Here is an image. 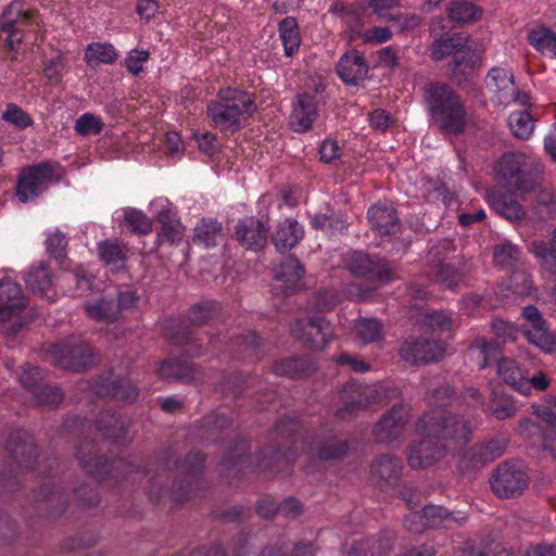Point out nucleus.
<instances>
[{
  "label": "nucleus",
  "instance_id": "1",
  "mask_svg": "<svg viewBox=\"0 0 556 556\" xmlns=\"http://www.w3.org/2000/svg\"><path fill=\"white\" fill-rule=\"evenodd\" d=\"M422 103L430 124L444 136H459L467 125L465 101L455 88L445 81L431 80L422 87Z\"/></svg>",
  "mask_w": 556,
  "mask_h": 556
},
{
  "label": "nucleus",
  "instance_id": "2",
  "mask_svg": "<svg viewBox=\"0 0 556 556\" xmlns=\"http://www.w3.org/2000/svg\"><path fill=\"white\" fill-rule=\"evenodd\" d=\"M205 466V455L199 452L189 453L181 466L178 467L176 458L168 456L159 463L154 476L149 480L148 496L151 502L159 504L167 492L163 486V479L173 467L180 470V480L176 481L170 492L174 503L182 504L190 501L200 490V473Z\"/></svg>",
  "mask_w": 556,
  "mask_h": 556
},
{
  "label": "nucleus",
  "instance_id": "3",
  "mask_svg": "<svg viewBox=\"0 0 556 556\" xmlns=\"http://www.w3.org/2000/svg\"><path fill=\"white\" fill-rule=\"evenodd\" d=\"M75 456L81 469L101 482H123L130 475H149L153 470L152 464L142 459L126 460L124 458H116L109 462L103 454H100L94 440H81L76 447Z\"/></svg>",
  "mask_w": 556,
  "mask_h": 556
},
{
  "label": "nucleus",
  "instance_id": "4",
  "mask_svg": "<svg viewBox=\"0 0 556 556\" xmlns=\"http://www.w3.org/2000/svg\"><path fill=\"white\" fill-rule=\"evenodd\" d=\"M421 435L434 437L450 453H456L469 442L471 426L464 416L448 410H429L417 421Z\"/></svg>",
  "mask_w": 556,
  "mask_h": 556
},
{
  "label": "nucleus",
  "instance_id": "5",
  "mask_svg": "<svg viewBox=\"0 0 556 556\" xmlns=\"http://www.w3.org/2000/svg\"><path fill=\"white\" fill-rule=\"evenodd\" d=\"M500 182L526 201L542 184L541 172L520 153L503 154L496 166Z\"/></svg>",
  "mask_w": 556,
  "mask_h": 556
},
{
  "label": "nucleus",
  "instance_id": "6",
  "mask_svg": "<svg viewBox=\"0 0 556 556\" xmlns=\"http://www.w3.org/2000/svg\"><path fill=\"white\" fill-rule=\"evenodd\" d=\"M256 110V105L244 91L238 89H220L211 105V119L222 130L235 132Z\"/></svg>",
  "mask_w": 556,
  "mask_h": 556
},
{
  "label": "nucleus",
  "instance_id": "7",
  "mask_svg": "<svg viewBox=\"0 0 556 556\" xmlns=\"http://www.w3.org/2000/svg\"><path fill=\"white\" fill-rule=\"evenodd\" d=\"M56 169H61L60 165L49 161L23 168L16 181L18 200L23 203L34 200L48 188L51 181L59 182L62 175L56 174Z\"/></svg>",
  "mask_w": 556,
  "mask_h": 556
},
{
  "label": "nucleus",
  "instance_id": "8",
  "mask_svg": "<svg viewBox=\"0 0 556 556\" xmlns=\"http://www.w3.org/2000/svg\"><path fill=\"white\" fill-rule=\"evenodd\" d=\"M298 430L299 424L294 418L285 416L277 421L275 432L280 442L262 451L265 466L279 471L292 460L295 454L292 446L295 443Z\"/></svg>",
  "mask_w": 556,
  "mask_h": 556
},
{
  "label": "nucleus",
  "instance_id": "9",
  "mask_svg": "<svg viewBox=\"0 0 556 556\" xmlns=\"http://www.w3.org/2000/svg\"><path fill=\"white\" fill-rule=\"evenodd\" d=\"M51 363L59 368L81 372L96 363L94 349L87 342L70 339L54 344L51 350Z\"/></svg>",
  "mask_w": 556,
  "mask_h": 556
},
{
  "label": "nucleus",
  "instance_id": "10",
  "mask_svg": "<svg viewBox=\"0 0 556 556\" xmlns=\"http://www.w3.org/2000/svg\"><path fill=\"white\" fill-rule=\"evenodd\" d=\"M492 491L501 498H513L521 495L529 485V477L519 462L500 464L490 478Z\"/></svg>",
  "mask_w": 556,
  "mask_h": 556
},
{
  "label": "nucleus",
  "instance_id": "11",
  "mask_svg": "<svg viewBox=\"0 0 556 556\" xmlns=\"http://www.w3.org/2000/svg\"><path fill=\"white\" fill-rule=\"evenodd\" d=\"M454 250L455 248L450 240H443L432 247L429 252L434 281L446 289L456 288L470 273V267L467 262L463 263L459 268H455L453 265L444 263L441 260V257H445Z\"/></svg>",
  "mask_w": 556,
  "mask_h": 556
},
{
  "label": "nucleus",
  "instance_id": "12",
  "mask_svg": "<svg viewBox=\"0 0 556 556\" xmlns=\"http://www.w3.org/2000/svg\"><path fill=\"white\" fill-rule=\"evenodd\" d=\"M93 392L104 399L132 404L139 396L138 386L128 377H121L112 369L101 374L92 383Z\"/></svg>",
  "mask_w": 556,
  "mask_h": 556
},
{
  "label": "nucleus",
  "instance_id": "13",
  "mask_svg": "<svg viewBox=\"0 0 556 556\" xmlns=\"http://www.w3.org/2000/svg\"><path fill=\"white\" fill-rule=\"evenodd\" d=\"M346 268L353 276L363 277L368 281L389 282L394 279L395 267L390 262L362 251L350 254Z\"/></svg>",
  "mask_w": 556,
  "mask_h": 556
},
{
  "label": "nucleus",
  "instance_id": "14",
  "mask_svg": "<svg viewBox=\"0 0 556 556\" xmlns=\"http://www.w3.org/2000/svg\"><path fill=\"white\" fill-rule=\"evenodd\" d=\"M409 420V407L403 403L394 404L377 421L372 434L376 442L387 445L399 443Z\"/></svg>",
  "mask_w": 556,
  "mask_h": 556
},
{
  "label": "nucleus",
  "instance_id": "15",
  "mask_svg": "<svg viewBox=\"0 0 556 556\" xmlns=\"http://www.w3.org/2000/svg\"><path fill=\"white\" fill-rule=\"evenodd\" d=\"M290 332L294 339L313 350H323L332 336L330 324L320 316L296 319Z\"/></svg>",
  "mask_w": 556,
  "mask_h": 556
},
{
  "label": "nucleus",
  "instance_id": "16",
  "mask_svg": "<svg viewBox=\"0 0 556 556\" xmlns=\"http://www.w3.org/2000/svg\"><path fill=\"white\" fill-rule=\"evenodd\" d=\"M5 451L10 466H15L20 471L34 470L38 452L34 438L25 430H14L10 433Z\"/></svg>",
  "mask_w": 556,
  "mask_h": 556
},
{
  "label": "nucleus",
  "instance_id": "17",
  "mask_svg": "<svg viewBox=\"0 0 556 556\" xmlns=\"http://www.w3.org/2000/svg\"><path fill=\"white\" fill-rule=\"evenodd\" d=\"M208 321V304L201 302L190 307L187 319H167L165 323L166 336L178 345L192 344L193 331L191 327H201Z\"/></svg>",
  "mask_w": 556,
  "mask_h": 556
},
{
  "label": "nucleus",
  "instance_id": "18",
  "mask_svg": "<svg viewBox=\"0 0 556 556\" xmlns=\"http://www.w3.org/2000/svg\"><path fill=\"white\" fill-rule=\"evenodd\" d=\"M442 354L441 345L427 338H409L400 349L402 359L413 365L438 362Z\"/></svg>",
  "mask_w": 556,
  "mask_h": 556
},
{
  "label": "nucleus",
  "instance_id": "19",
  "mask_svg": "<svg viewBox=\"0 0 556 556\" xmlns=\"http://www.w3.org/2000/svg\"><path fill=\"white\" fill-rule=\"evenodd\" d=\"M446 452L447 448L434 437L422 435L410 446L407 463L414 469L426 468L442 458Z\"/></svg>",
  "mask_w": 556,
  "mask_h": 556
},
{
  "label": "nucleus",
  "instance_id": "20",
  "mask_svg": "<svg viewBox=\"0 0 556 556\" xmlns=\"http://www.w3.org/2000/svg\"><path fill=\"white\" fill-rule=\"evenodd\" d=\"M400 395L401 392L396 387L379 386L376 388H364L359 391L357 399H353L338 408L336 416L339 418L354 416L359 409L366 408L371 402L381 401L382 397L394 400Z\"/></svg>",
  "mask_w": 556,
  "mask_h": 556
},
{
  "label": "nucleus",
  "instance_id": "21",
  "mask_svg": "<svg viewBox=\"0 0 556 556\" xmlns=\"http://www.w3.org/2000/svg\"><path fill=\"white\" fill-rule=\"evenodd\" d=\"M368 223L377 235L393 236L401 230V222L396 210L386 203L371 205L367 212Z\"/></svg>",
  "mask_w": 556,
  "mask_h": 556
},
{
  "label": "nucleus",
  "instance_id": "22",
  "mask_svg": "<svg viewBox=\"0 0 556 556\" xmlns=\"http://www.w3.org/2000/svg\"><path fill=\"white\" fill-rule=\"evenodd\" d=\"M267 233L268 229L260 219L248 217L238 222L235 238L247 250L257 252L266 245Z\"/></svg>",
  "mask_w": 556,
  "mask_h": 556
},
{
  "label": "nucleus",
  "instance_id": "23",
  "mask_svg": "<svg viewBox=\"0 0 556 556\" xmlns=\"http://www.w3.org/2000/svg\"><path fill=\"white\" fill-rule=\"evenodd\" d=\"M481 53L467 43L453 55L450 63V76L458 85L464 84L475 75L476 68L481 65Z\"/></svg>",
  "mask_w": 556,
  "mask_h": 556
},
{
  "label": "nucleus",
  "instance_id": "24",
  "mask_svg": "<svg viewBox=\"0 0 556 556\" xmlns=\"http://www.w3.org/2000/svg\"><path fill=\"white\" fill-rule=\"evenodd\" d=\"M304 267L298 258L292 255L285 256L275 268V278L281 285L275 286L274 290L282 292L285 296L292 295L296 291V285L304 276Z\"/></svg>",
  "mask_w": 556,
  "mask_h": 556
},
{
  "label": "nucleus",
  "instance_id": "25",
  "mask_svg": "<svg viewBox=\"0 0 556 556\" xmlns=\"http://www.w3.org/2000/svg\"><path fill=\"white\" fill-rule=\"evenodd\" d=\"M336 71L346 85H357L367 77L369 66L362 53L352 50L340 58Z\"/></svg>",
  "mask_w": 556,
  "mask_h": 556
},
{
  "label": "nucleus",
  "instance_id": "26",
  "mask_svg": "<svg viewBox=\"0 0 556 556\" xmlns=\"http://www.w3.org/2000/svg\"><path fill=\"white\" fill-rule=\"evenodd\" d=\"M23 279L26 287L33 293L50 299L53 291V275L50 264L46 261H38L24 273Z\"/></svg>",
  "mask_w": 556,
  "mask_h": 556
},
{
  "label": "nucleus",
  "instance_id": "27",
  "mask_svg": "<svg viewBox=\"0 0 556 556\" xmlns=\"http://www.w3.org/2000/svg\"><path fill=\"white\" fill-rule=\"evenodd\" d=\"M402 469L403 464L399 457L386 454L372 463L370 475L380 488L392 486L400 481Z\"/></svg>",
  "mask_w": 556,
  "mask_h": 556
},
{
  "label": "nucleus",
  "instance_id": "28",
  "mask_svg": "<svg viewBox=\"0 0 556 556\" xmlns=\"http://www.w3.org/2000/svg\"><path fill=\"white\" fill-rule=\"evenodd\" d=\"M490 206L503 218L510 223H520L527 216V211L508 192L491 191L488 193Z\"/></svg>",
  "mask_w": 556,
  "mask_h": 556
},
{
  "label": "nucleus",
  "instance_id": "29",
  "mask_svg": "<svg viewBox=\"0 0 556 556\" xmlns=\"http://www.w3.org/2000/svg\"><path fill=\"white\" fill-rule=\"evenodd\" d=\"M316 116L315 98L308 93H302L296 97L289 123L294 131L304 132L311 129Z\"/></svg>",
  "mask_w": 556,
  "mask_h": 556
},
{
  "label": "nucleus",
  "instance_id": "30",
  "mask_svg": "<svg viewBox=\"0 0 556 556\" xmlns=\"http://www.w3.org/2000/svg\"><path fill=\"white\" fill-rule=\"evenodd\" d=\"M314 453L318 459L324 462L339 460L343 458L349 450V441L333 433L317 438L314 444Z\"/></svg>",
  "mask_w": 556,
  "mask_h": 556
},
{
  "label": "nucleus",
  "instance_id": "31",
  "mask_svg": "<svg viewBox=\"0 0 556 556\" xmlns=\"http://www.w3.org/2000/svg\"><path fill=\"white\" fill-rule=\"evenodd\" d=\"M0 307L11 319L25 308L22 288L11 278L0 280Z\"/></svg>",
  "mask_w": 556,
  "mask_h": 556
},
{
  "label": "nucleus",
  "instance_id": "32",
  "mask_svg": "<svg viewBox=\"0 0 556 556\" xmlns=\"http://www.w3.org/2000/svg\"><path fill=\"white\" fill-rule=\"evenodd\" d=\"M100 260L114 270L118 271L126 268L128 260V247L117 239H106L97 244Z\"/></svg>",
  "mask_w": 556,
  "mask_h": 556
},
{
  "label": "nucleus",
  "instance_id": "33",
  "mask_svg": "<svg viewBox=\"0 0 556 556\" xmlns=\"http://www.w3.org/2000/svg\"><path fill=\"white\" fill-rule=\"evenodd\" d=\"M261 384V380L256 375L243 376L239 372H230L223 377L220 383L216 387L224 397H237L249 392Z\"/></svg>",
  "mask_w": 556,
  "mask_h": 556
},
{
  "label": "nucleus",
  "instance_id": "34",
  "mask_svg": "<svg viewBox=\"0 0 556 556\" xmlns=\"http://www.w3.org/2000/svg\"><path fill=\"white\" fill-rule=\"evenodd\" d=\"M507 447L505 439H492L488 442L475 444L466 453L465 457L468 458L473 466L485 465L501 457Z\"/></svg>",
  "mask_w": 556,
  "mask_h": 556
},
{
  "label": "nucleus",
  "instance_id": "35",
  "mask_svg": "<svg viewBox=\"0 0 556 556\" xmlns=\"http://www.w3.org/2000/svg\"><path fill=\"white\" fill-rule=\"evenodd\" d=\"M303 227L299 225L296 219L288 218L277 226L273 235V242L280 252L290 251L303 238Z\"/></svg>",
  "mask_w": 556,
  "mask_h": 556
},
{
  "label": "nucleus",
  "instance_id": "36",
  "mask_svg": "<svg viewBox=\"0 0 556 556\" xmlns=\"http://www.w3.org/2000/svg\"><path fill=\"white\" fill-rule=\"evenodd\" d=\"M34 500L47 514L61 515L67 506V498L63 492L50 484L41 485L34 492Z\"/></svg>",
  "mask_w": 556,
  "mask_h": 556
},
{
  "label": "nucleus",
  "instance_id": "37",
  "mask_svg": "<svg viewBox=\"0 0 556 556\" xmlns=\"http://www.w3.org/2000/svg\"><path fill=\"white\" fill-rule=\"evenodd\" d=\"M97 428L103 437L122 443L127 439L128 424L111 410H103L97 419Z\"/></svg>",
  "mask_w": 556,
  "mask_h": 556
},
{
  "label": "nucleus",
  "instance_id": "38",
  "mask_svg": "<svg viewBox=\"0 0 556 556\" xmlns=\"http://www.w3.org/2000/svg\"><path fill=\"white\" fill-rule=\"evenodd\" d=\"M250 445L247 440L240 439L229 448L220 464V470L227 472L228 476H235L242 472L250 464L249 459Z\"/></svg>",
  "mask_w": 556,
  "mask_h": 556
},
{
  "label": "nucleus",
  "instance_id": "39",
  "mask_svg": "<svg viewBox=\"0 0 556 556\" xmlns=\"http://www.w3.org/2000/svg\"><path fill=\"white\" fill-rule=\"evenodd\" d=\"M498 378L507 386L522 395H529V383L516 361L511 358H503L497 366Z\"/></svg>",
  "mask_w": 556,
  "mask_h": 556
},
{
  "label": "nucleus",
  "instance_id": "40",
  "mask_svg": "<svg viewBox=\"0 0 556 556\" xmlns=\"http://www.w3.org/2000/svg\"><path fill=\"white\" fill-rule=\"evenodd\" d=\"M424 518L428 528H446L452 529L462 526L466 517H456L454 513L450 511L443 506L427 505L422 508Z\"/></svg>",
  "mask_w": 556,
  "mask_h": 556
},
{
  "label": "nucleus",
  "instance_id": "41",
  "mask_svg": "<svg viewBox=\"0 0 556 556\" xmlns=\"http://www.w3.org/2000/svg\"><path fill=\"white\" fill-rule=\"evenodd\" d=\"M88 316L97 321L113 323L118 318V305L114 298L101 296L86 303Z\"/></svg>",
  "mask_w": 556,
  "mask_h": 556
},
{
  "label": "nucleus",
  "instance_id": "42",
  "mask_svg": "<svg viewBox=\"0 0 556 556\" xmlns=\"http://www.w3.org/2000/svg\"><path fill=\"white\" fill-rule=\"evenodd\" d=\"M315 370L314 364L304 358L292 356L277 362L274 371L278 376H287L290 378H302Z\"/></svg>",
  "mask_w": 556,
  "mask_h": 556
},
{
  "label": "nucleus",
  "instance_id": "43",
  "mask_svg": "<svg viewBox=\"0 0 556 556\" xmlns=\"http://www.w3.org/2000/svg\"><path fill=\"white\" fill-rule=\"evenodd\" d=\"M482 10L466 0L452 1L447 8V16L456 25L475 23L481 17Z\"/></svg>",
  "mask_w": 556,
  "mask_h": 556
},
{
  "label": "nucleus",
  "instance_id": "44",
  "mask_svg": "<svg viewBox=\"0 0 556 556\" xmlns=\"http://www.w3.org/2000/svg\"><path fill=\"white\" fill-rule=\"evenodd\" d=\"M468 41V36L458 33L453 35L442 36L433 41L431 46V58L434 61H441L444 58L456 53Z\"/></svg>",
  "mask_w": 556,
  "mask_h": 556
},
{
  "label": "nucleus",
  "instance_id": "45",
  "mask_svg": "<svg viewBox=\"0 0 556 556\" xmlns=\"http://www.w3.org/2000/svg\"><path fill=\"white\" fill-rule=\"evenodd\" d=\"M500 342H488L484 339H478L469 346V352L472 356L480 361V369L491 366L492 363H496L503 359L501 357Z\"/></svg>",
  "mask_w": 556,
  "mask_h": 556
},
{
  "label": "nucleus",
  "instance_id": "46",
  "mask_svg": "<svg viewBox=\"0 0 556 556\" xmlns=\"http://www.w3.org/2000/svg\"><path fill=\"white\" fill-rule=\"evenodd\" d=\"M157 375L161 379L167 381L189 382L194 377L193 367L178 359H167L162 362Z\"/></svg>",
  "mask_w": 556,
  "mask_h": 556
},
{
  "label": "nucleus",
  "instance_id": "47",
  "mask_svg": "<svg viewBox=\"0 0 556 556\" xmlns=\"http://www.w3.org/2000/svg\"><path fill=\"white\" fill-rule=\"evenodd\" d=\"M157 223L161 229L157 232V241L160 243L168 242L175 244L182 238V226L179 220L173 218L169 211L163 210L157 214Z\"/></svg>",
  "mask_w": 556,
  "mask_h": 556
},
{
  "label": "nucleus",
  "instance_id": "48",
  "mask_svg": "<svg viewBox=\"0 0 556 556\" xmlns=\"http://www.w3.org/2000/svg\"><path fill=\"white\" fill-rule=\"evenodd\" d=\"M454 396L455 391L447 382L429 383L426 401L431 410H443L441 407L450 405Z\"/></svg>",
  "mask_w": 556,
  "mask_h": 556
},
{
  "label": "nucleus",
  "instance_id": "49",
  "mask_svg": "<svg viewBox=\"0 0 556 556\" xmlns=\"http://www.w3.org/2000/svg\"><path fill=\"white\" fill-rule=\"evenodd\" d=\"M31 16L33 12L24 11L22 2L13 1L1 14L0 30H11L15 26L27 25Z\"/></svg>",
  "mask_w": 556,
  "mask_h": 556
},
{
  "label": "nucleus",
  "instance_id": "50",
  "mask_svg": "<svg viewBox=\"0 0 556 556\" xmlns=\"http://www.w3.org/2000/svg\"><path fill=\"white\" fill-rule=\"evenodd\" d=\"M117 59V52L111 43L92 42L85 52V61L91 67L100 63L113 64Z\"/></svg>",
  "mask_w": 556,
  "mask_h": 556
},
{
  "label": "nucleus",
  "instance_id": "51",
  "mask_svg": "<svg viewBox=\"0 0 556 556\" xmlns=\"http://www.w3.org/2000/svg\"><path fill=\"white\" fill-rule=\"evenodd\" d=\"M279 33L286 55L292 56L298 51L301 41L296 20L291 16L283 18L279 23Z\"/></svg>",
  "mask_w": 556,
  "mask_h": 556
},
{
  "label": "nucleus",
  "instance_id": "52",
  "mask_svg": "<svg viewBox=\"0 0 556 556\" xmlns=\"http://www.w3.org/2000/svg\"><path fill=\"white\" fill-rule=\"evenodd\" d=\"M521 333L529 342L544 352H552L556 345L554 338L545 327V323H542V325L522 326Z\"/></svg>",
  "mask_w": 556,
  "mask_h": 556
},
{
  "label": "nucleus",
  "instance_id": "53",
  "mask_svg": "<svg viewBox=\"0 0 556 556\" xmlns=\"http://www.w3.org/2000/svg\"><path fill=\"white\" fill-rule=\"evenodd\" d=\"M531 251L545 270L556 275V247L554 244L549 241L536 240L532 242Z\"/></svg>",
  "mask_w": 556,
  "mask_h": 556
},
{
  "label": "nucleus",
  "instance_id": "54",
  "mask_svg": "<svg viewBox=\"0 0 556 556\" xmlns=\"http://www.w3.org/2000/svg\"><path fill=\"white\" fill-rule=\"evenodd\" d=\"M508 125L514 136L519 139H528L534 129L533 118L526 110L511 113Z\"/></svg>",
  "mask_w": 556,
  "mask_h": 556
},
{
  "label": "nucleus",
  "instance_id": "55",
  "mask_svg": "<svg viewBox=\"0 0 556 556\" xmlns=\"http://www.w3.org/2000/svg\"><path fill=\"white\" fill-rule=\"evenodd\" d=\"M394 538L392 531H383L377 536L367 539L364 549L371 556L387 555L393 549Z\"/></svg>",
  "mask_w": 556,
  "mask_h": 556
},
{
  "label": "nucleus",
  "instance_id": "56",
  "mask_svg": "<svg viewBox=\"0 0 556 556\" xmlns=\"http://www.w3.org/2000/svg\"><path fill=\"white\" fill-rule=\"evenodd\" d=\"M528 40L531 46L542 52H549L556 56V35L547 29L540 28L529 33Z\"/></svg>",
  "mask_w": 556,
  "mask_h": 556
},
{
  "label": "nucleus",
  "instance_id": "57",
  "mask_svg": "<svg viewBox=\"0 0 556 556\" xmlns=\"http://www.w3.org/2000/svg\"><path fill=\"white\" fill-rule=\"evenodd\" d=\"M47 372L38 366L25 365L18 376L20 383L33 394L41 388Z\"/></svg>",
  "mask_w": 556,
  "mask_h": 556
},
{
  "label": "nucleus",
  "instance_id": "58",
  "mask_svg": "<svg viewBox=\"0 0 556 556\" xmlns=\"http://www.w3.org/2000/svg\"><path fill=\"white\" fill-rule=\"evenodd\" d=\"M485 84L490 90L500 92L513 87L515 79L509 71L502 67H493L488 73Z\"/></svg>",
  "mask_w": 556,
  "mask_h": 556
},
{
  "label": "nucleus",
  "instance_id": "59",
  "mask_svg": "<svg viewBox=\"0 0 556 556\" xmlns=\"http://www.w3.org/2000/svg\"><path fill=\"white\" fill-rule=\"evenodd\" d=\"M357 337L364 343H372L382 339V325L377 319L364 318L355 326Z\"/></svg>",
  "mask_w": 556,
  "mask_h": 556
},
{
  "label": "nucleus",
  "instance_id": "60",
  "mask_svg": "<svg viewBox=\"0 0 556 556\" xmlns=\"http://www.w3.org/2000/svg\"><path fill=\"white\" fill-rule=\"evenodd\" d=\"M124 220L134 233L146 235L152 230L151 219L137 208L126 210Z\"/></svg>",
  "mask_w": 556,
  "mask_h": 556
},
{
  "label": "nucleus",
  "instance_id": "61",
  "mask_svg": "<svg viewBox=\"0 0 556 556\" xmlns=\"http://www.w3.org/2000/svg\"><path fill=\"white\" fill-rule=\"evenodd\" d=\"M34 396L38 405L51 408L59 405L63 400L61 390L55 386L49 384L47 378L43 380L41 388L34 393Z\"/></svg>",
  "mask_w": 556,
  "mask_h": 556
},
{
  "label": "nucleus",
  "instance_id": "62",
  "mask_svg": "<svg viewBox=\"0 0 556 556\" xmlns=\"http://www.w3.org/2000/svg\"><path fill=\"white\" fill-rule=\"evenodd\" d=\"M490 410L496 419L503 420L517 413V405L510 396H494L490 403Z\"/></svg>",
  "mask_w": 556,
  "mask_h": 556
},
{
  "label": "nucleus",
  "instance_id": "63",
  "mask_svg": "<svg viewBox=\"0 0 556 556\" xmlns=\"http://www.w3.org/2000/svg\"><path fill=\"white\" fill-rule=\"evenodd\" d=\"M2 119L20 129H25L34 124V121L28 113L15 103H9L7 105V109L2 114Z\"/></svg>",
  "mask_w": 556,
  "mask_h": 556
},
{
  "label": "nucleus",
  "instance_id": "64",
  "mask_svg": "<svg viewBox=\"0 0 556 556\" xmlns=\"http://www.w3.org/2000/svg\"><path fill=\"white\" fill-rule=\"evenodd\" d=\"M491 328L496 338V342H500V344L516 341L521 333V330L514 324L501 319L494 320Z\"/></svg>",
  "mask_w": 556,
  "mask_h": 556
}]
</instances>
